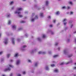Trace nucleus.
<instances>
[{"label": "nucleus", "mask_w": 76, "mask_h": 76, "mask_svg": "<svg viewBox=\"0 0 76 76\" xmlns=\"http://www.w3.org/2000/svg\"><path fill=\"white\" fill-rule=\"evenodd\" d=\"M23 9L22 8L18 7L17 9V10L15 12V14L18 13V16L20 18H22L23 16L21 15V12H20L21 10H22Z\"/></svg>", "instance_id": "f257e3e1"}, {"label": "nucleus", "mask_w": 76, "mask_h": 76, "mask_svg": "<svg viewBox=\"0 0 76 76\" xmlns=\"http://www.w3.org/2000/svg\"><path fill=\"white\" fill-rule=\"evenodd\" d=\"M10 67H11V68H13V67H14V66L11 64H9L7 66V69H4V72H6V71H8V70H10L11 69Z\"/></svg>", "instance_id": "f03ea898"}, {"label": "nucleus", "mask_w": 76, "mask_h": 76, "mask_svg": "<svg viewBox=\"0 0 76 76\" xmlns=\"http://www.w3.org/2000/svg\"><path fill=\"white\" fill-rule=\"evenodd\" d=\"M4 43L5 44H7L8 43V39H5Z\"/></svg>", "instance_id": "7ed1b4c3"}, {"label": "nucleus", "mask_w": 76, "mask_h": 76, "mask_svg": "<svg viewBox=\"0 0 76 76\" xmlns=\"http://www.w3.org/2000/svg\"><path fill=\"white\" fill-rule=\"evenodd\" d=\"M67 20V19H64V20H63V22H64V25H66V24L67 23V22H65Z\"/></svg>", "instance_id": "20e7f679"}, {"label": "nucleus", "mask_w": 76, "mask_h": 76, "mask_svg": "<svg viewBox=\"0 0 76 76\" xmlns=\"http://www.w3.org/2000/svg\"><path fill=\"white\" fill-rule=\"evenodd\" d=\"M35 15L34 13H33V15H32V16L31 18V22H33L34 21V19L33 18V16H34V15Z\"/></svg>", "instance_id": "39448f33"}, {"label": "nucleus", "mask_w": 76, "mask_h": 76, "mask_svg": "<svg viewBox=\"0 0 76 76\" xmlns=\"http://www.w3.org/2000/svg\"><path fill=\"white\" fill-rule=\"evenodd\" d=\"M38 53L39 54H45L46 53H45V52L39 51V52Z\"/></svg>", "instance_id": "423d86ee"}, {"label": "nucleus", "mask_w": 76, "mask_h": 76, "mask_svg": "<svg viewBox=\"0 0 76 76\" xmlns=\"http://www.w3.org/2000/svg\"><path fill=\"white\" fill-rule=\"evenodd\" d=\"M72 63H73V61L72 60H70L69 62L66 63V64H69Z\"/></svg>", "instance_id": "0eeeda50"}, {"label": "nucleus", "mask_w": 76, "mask_h": 76, "mask_svg": "<svg viewBox=\"0 0 76 76\" xmlns=\"http://www.w3.org/2000/svg\"><path fill=\"white\" fill-rule=\"evenodd\" d=\"M20 60H18L17 61L16 64L17 65H18L20 63Z\"/></svg>", "instance_id": "6e6552de"}, {"label": "nucleus", "mask_w": 76, "mask_h": 76, "mask_svg": "<svg viewBox=\"0 0 76 76\" xmlns=\"http://www.w3.org/2000/svg\"><path fill=\"white\" fill-rule=\"evenodd\" d=\"M12 28L13 29L15 30V29H16V26L15 25H14L12 26Z\"/></svg>", "instance_id": "1a4fd4ad"}, {"label": "nucleus", "mask_w": 76, "mask_h": 76, "mask_svg": "<svg viewBox=\"0 0 76 76\" xmlns=\"http://www.w3.org/2000/svg\"><path fill=\"white\" fill-rule=\"evenodd\" d=\"M14 39L13 38H12V43L13 44H15V41L14 40Z\"/></svg>", "instance_id": "9d476101"}, {"label": "nucleus", "mask_w": 76, "mask_h": 76, "mask_svg": "<svg viewBox=\"0 0 76 76\" xmlns=\"http://www.w3.org/2000/svg\"><path fill=\"white\" fill-rule=\"evenodd\" d=\"M54 72H55V73H57L58 72V70L57 69H55L54 70Z\"/></svg>", "instance_id": "9b49d317"}, {"label": "nucleus", "mask_w": 76, "mask_h": 76, "mask_svg": "<svg viewBox=\"0 0 76 76\" xmlns=\"http://www.w3.org/2000/svg\"><path fill=\"white\" fill-rule=\"evenodd\" d=\"M49 1H46L45 2V4H46V6H47L48 5V4H49Z\"/></svg>", "instance_id": "f8f14e48"}, {"label": "nucleus", "mask_w": 76, "mask_h": 76, "mask_svg": "<svg viewBox=\"0 0 76 76\" xmlns=\"http://www.w3.org/2000/svg\"><path fill=\"white\" fill-rule=\"evenodd\" d=\"M40 17H43L44 16V15L43 14V13H41L40 14Z\"/></svg>", "instance_id": "ddd939ff"}, {"label": "nucleus", "mask_w": 76, "mask_h": 76, "mask_svg": "<svg viewBox=\"0 0 76 76\" xmlns=\"http://www.w3.org/2000/svg\"><path fill=\"white\" fill-rule=\"evenodd\" d=\"M10 16L11 15L10 14H8L6 15V16L7 18H9V17H10Z\"/></svg>", "instance_id": "4468645a"}, {"label": "nucleus", "mask_w": 76, "mask_h": 76, "mask_svg": "<svg viewBox=\"0 0 76 76\" xmlns=\"http://www.w3.org/2000/svg\"><path fill=\"white\" fill-rule=\"evenodd\" d=\"M18 56V53L15 54L14 56V57H17Z\"/></svg>", "instance_id": "2eb2a0df"}, {"label": "nucleus", "mask_w": 76, "mask_h": 76, "mask_svg": "<svg viewBox=\"0 0 76 76\" xmlns=\"http://www.w3.org/2000/svg\"><path fill=\"white\" fill-rule=\"evenodd\" d=\"M45 69L46 70H49V68L48 66H46L45 67Z\"/></svg>", "instance_id": "dca6fc26"}, {"label": "nucleus", "mask_w": 76, "mask_h": 76, "mask_svg": "<svg viewBox=\"0 0 76 76\" xmlns=\"http://www.w3.org/2000/svg\"><path fill=\"white\" fill-rule=\"evenodd\" d=\"M58 55H56L54 56H53V58H56V57H58Z\"/></svg>", "instance_id": "f3484780"}, {"label": "nucleus", "mask_w": 76, "mask_h": 76, "mask_svg": "<svg viewBox=\"0 0 76 76\" xmlns=\"http://www.w3.org/2000/svg\"><path fill=\"white\" fill-rule=\"evenodd\" d=\"M37 41H41V39H40V38H39V37L37 38Z\"/></svg>", "instance_id": "a211bd4d"}, {"label": "nucleus", "mask_w": 76, "mask_h": 76, "mask_svg": "<svg viewBox=\"0 0 76 76\" xmlns=\"http://www.w3.org/2000/svg\"><path fill=\"white\" fill-rule=\"evenodd\" d=\"M11 21L9 20L8 21V25H10V24H11Z\"/></svg>", "instance_id": "6ab92c4d"}, {"label": "nucleus", "mask_w": 76, "mask_h": 76, "mask_svg": "<svg viewBox=\"0 0 76 76\" xmlns=\"http://www.w3.org/2000/svg\"><path fill=\"white\" fill-rule=\"evenodd\" d=\"M66 53H67V51H66V50H64V54H66Z\"/></svg>", "instance_id": "aec40b11"}, {"label": "nucleus", "mask_w": 76, "mask_h": 76, "mask_svg": "<svg viewBox=\"0 0 76 76\" xmlns=\"http://www.w3.org/2000/svg\"><path fill=\"white\" fill-rule=\"evenodd\" d=\"M28 63H32V61H31V60L30 59H28Z\"/></svg>", "instance_id": "412c9836"}, {"label": "nucleus", "mask_w": 76, "mask_h": 76, "mask_svg": "<svg viewBox=\"0 0 76 76\" xmlns=\"http://www.w3.org/2000/svg\"><path fill=\"white\" fill-rule=\"evenodd\" d=\"M14 3V2L13 1H12L10 2V4L12 5V4H13Z\"/></svg>", "instance_id": "4be33fe9"}, {"label": "nucleus", "mask_w": 76, "mask_h": 76, "mask_svg": "<svg viewBox=\"0 0 76 76\" xmlns=\"http://www.w3.org/2000/svg\"><path fill=\"white\" fill-rule=\"evenodd\" d=\"M59 14H60V12L58 11L56 13V15H59Z\"/></svg>", "instance_id": "5701e85b"}, {"label": "nucleus", "mask_w": 76, "mask_h": 76, "mask_svg": "<svg viewBox=\"0 0 76 76\" xmlns=\"http://www.w3.org/2000/svg\"><path fill=\"white\" fill-rule=\"evenodd\" d=\"M38 19V16L37 15H36L35 16L34 19Z\"/></svg>", "instance_id": "b1692460"}, {"label": "nucleus", "mask_w": 76, "mask_h": 76, "mask_svg": "<svg viewBox=\"0 0 76 76\" xmlns=\"http://www.w3.org/2000/svg\"><path fill=\"white\" fill-rule=\"evenodd\" d=\"M72 55H70L68 56V58H70V57H72Z\"/></svg>", "instance_id": "393cba45"}, {"label": "nucleus", "mask_w": 76, "mask_h": 76, "mask_svg": "<svg viewBox=\"0 0 76 76\" xmlns=\"http://www.w3.org/2000/svg\"><path fill=\"white\" fill-rule=\"evenodd\" d=\"M45 37H46V36H45V34H43L42 37L44 38H45Z\"/></svg>", "instance_id": "a878e982"}, {"label": "nucleus", "mask_w": 76, "mask_h": 76, "mask_svg": "<svg viewBox=\"0 0 76 76\" xmlns=\"http://www.w3.org/2000/svg\"><path fill=\"white\" fill-rule=\"evenodd\" d=\"M23 75H25L26 74V72L25 71H23Z\"/></svg>", "instance_id": "bb28decb"}, {"label": "nucleus", "mask_w": 76, "mask_h": 76, "mask_svg": "<svg viewBox=\"0 0 76 76\" xmlns=\"http://www.w3.org/2000/svg\"><path fill=\"white\" fill-rule=\"evenodd\" d=\"M25 47H26V45H24L23 46L22 48H25Z\"/></svg>", "instance_id": "cd10ccee"}, {"label": "nucleus", "mask_w": 76, "mask_h": 76, "mask_svg": "<svg viewBox=\"0 0 76 76\" xmlns=\"http://www.w3.org/2000/svg\"><path fill=\"white\" fill-rule=\"evenodd\" d=\"M38 62L36 63L35 64V66H37V65H38Z\"/></svg>", "instance_id": "c85d7f7f"}, {"label": "nucleus", "mask_w": 76, "mask_h": 76, "mask_svg": "<svg viewBox=\"0 0 76 76\" xmlns=\"http://www.w3.org/2000/svg\"><path fill=\"white\" fill-rule=\"evenodd\" d=\"M49 32H51V34H54V33L53 32H51L50 31H49Z\"/></svg>", "instance_id": "c756f323"}, {"label": "nucleus", "mask_w": 76, "mask_h": 76, "mask_svg": "<svg viewBox=\"0 0 76 76\" xmlns=\"http://www.w3.org/2000/svg\"><path fill=\"white\" fill-rule=\"evenodd\" d=\"M64 62H62L60 64V65H63V64H64Z\"/></svg>", "instance_id": "7c9ffc66"}, {"label": "nucleus", "mask_w": 76, "mask_h": 76, "mask_svg": "<svg viewBox=\"0 0 76 76\" xmlns=\"http://www.w3.org/2000/svg\"><path fill=\"white\" fill-rule=\"evenodd\" d=\"M51 67H54L55 66V65L54 64H52L51 65Z\"/></svg>", "instance_id": "2f4dec72"}, {"label": "nucleus", "mask_w": 76, "mask_h": 76, "mask_svg": "<svg viewBox=\"0 0 76 76\" xmlns=\"http://www.w3.org/2000/svg\"><path fill=\"white\" fill-rule=\"evenodd\" d=\"M69 3L70 4H72V1L69 2Z\"/></svg>", "instance_id": "473e14b6"}, {"label": "nucleus", "mask_w": 76, "mask_h": 76, "mask_svg": "<svg viewBox=\"0 0 76 76\" xmlns=\"http://www.w3.org/2000/svg\"><path fill=\"white\" fill-rule=\"evenodd\" d=\"M26 22L25 21H22L21 22V23H25Z\"/></svg>", "instance_id": "72a5a7b5"}, {"label": "nucleus", "mask_w": 76, "mask_h": 76, "mask_svg": "<svg viewBox=\"0 0 76 76\" xmlns=\"http://www.w3.org/2000/svg\"><path fill=\"white\" fill-rule=\"evenodd\" d=\"M20 30H22V28H19L18 29V31H20Z\"/></svg>", "instance_id": "f704fd0d"}, {"label": "nucleus", "mask_w": 76, "mask_h": 76, "mask_svg": "<svg viewBox=\"0 0 76 76\" xmlns=\"http://www.w3.org/2000/svg\"><path fill=\"white\" fill-rule=\"evenodd\" d=\"M73 12H70V15H73Z\"/></svg>", "instance_id": "c9c22d12"}, {"label": "nucleus", "mask_w": 76, "mask_h": 76, "mask_svg": "<svg viewBox=\"0 0 76 76\" xmlns=\"http://www.w3.org/2000/svg\"><path fill=\"white\" fill-rule=\"evenodd\" d=\"M10 56V54H8V55H7V57L9 58V57Z\"/></svg>", "instance_id": "e433bc0d"}, {"label": "nucleus", "mask_w": 76, "mask_h": 76, "mask_svg": "<svg viewBox=\"0 0 76 76\" xmlns=\"http://www.w3.org/2000/svg\"><path fill=\"white\" fill-rule=\"evenodd\" d=\"M62 8L63 9H66V7H65V6H64V7H62Z\"/></svg>", "instance_id": "4c0bfd02"}, {"label": "nucleus", "mask_w": 76, "mask_h": 76, "mask_svg": "<svg viewBox=\"0 0 76 76\" xmlns=\"http://www.w3.org/2000/svg\"><path fill=\"white\" fill-rule=\"evenodd\" d=\"M48 19H51V16H49L48 17Z\"/></svg>", "instance_id": "58836bf2"}, {"label": "nucleus", "mask_w": 76, "mask_h": 76, "mask_svg": "<svg viewBox=\"0 0 76 76\" xmlns=\"http://www.w3.org/2000/svg\"><path fill=\"white\" fill-rule=\"evenodd\" d=\"M3 52L2 51H1L0 52V55H1V54H3Z\"/></svg>", "instance_id": "ea45409f"}, {"label": "nucleus", "mask_w": 76, "mask_h": 76, "mask_svg": "<svg viewBox=\"0 0 76 76\" xmlns=\"http://www.w3.org/2000/svg\"><path fill=\"white\" fill-rule=\"evenodd\" d=\"M53 25H50V28H52V27H53Z\"/></svg>", "instance_id": "a19ab883"}, {"label": "nucleus", "mask_w": 76, "mask_h": 76, "mask_svg": "<svg viewBox=\"0 0 76 76\" xmlns=\"http://www.w3.org/2000/svg\"><path fill=\"white\" fill-rule=\"evenodd\" d=\"M25 36H26V38L28 37V34H26L25 35Z\"/></svg>", "instance_id": "79ce46f5"}, {"label": "nucleus", "mask_w": 76, "mask_h": 76, "mask_svg": "<svg viewBox=\"0 0 76 76\" xmlns=\"http://www.w3.org/2000/svg\"><path fill=\"white\" fill-rule=\"evenodd\" d=\"M67 9H70V7L68 6Z\"/></svg>", "instance_id": "37998d69"}, {"label": "nucleus", "mask_w": 76, "mask_h": 76, "mask_svg": "<svg viewBox=\"0 0 76 76\" xmlns=\"http://www.w3.org/2000/svg\"><path fill=\"white\" fill-rule=\"evenodd\" d=\"M10 76H13V74L11 73L10 74Z\"/></svg>", "instance_id": "c03bdc74"}, {"label": "nucleus", "mask_w": 76, "mask_h": 76, "mask_svg": "<svg viewBox=\"0 0 76 76\" xmlns=\"http://www.w3.org/2000/svg\"><path fill=\"white\" fill-rule=\"evenodd\" d=\"M56 20H53L54 23H56Z\"/></svg>", "instance_id": "a18cd8bd"}, {"label": "nucleus", "mask_w": 76, "mask_h": 76, "mask_svg": "<svg viewBox=\"0 0 76 76\" xmlns=\"http://www.w3.org/2000/svg\"><path fill=\"white\" fill-rule=\"evenodd\" d=\"M35 50H32L31 52V53H34V52H35Z\"/></svg>", "instance_id": "49530a36"}, {"label": "nucleus", "mask_w": 76, "mask_h": 76, "mask_svg": "<svg viewBox=\"0 0 76 76\" xmlns=\"http://www.w3.org/2000/svg\"><path fill=\"white\" fill-rule=\"evenodd\" d=\"M73 26V25L72 24L71 26V28H72Z\"/></svg>", "instance_id": "de8ad7c7"}, {"label": "nucleus", "mask_w": 76, "mask_h": 76, "mask_svg": "<svg viewBox=\"0 0 76 76\" xmlns=\"http://www.w3.org/2000/svg\"><path fill=\"white\" fill-rule=\"evenodd\" d=\"M72 21L71 20V21H69V23H72Z\"/></svg>", "instance_id": "09e8293b"}, {"label": "nucleus", "mask_w": 76, "mask_h": 76, "mask_svg": "<svg viewBox=\"0 0 76 76\" xmlns=\"http://www.w3.org/2000/svg\"><path fill=\"white\" fill-rule=\"evenodd\" d=\"M51 52L49 51L48 52V53L49 54H51Z\"/></svg>", "instance_id": "8fccbe9b"}, {"label": "nucleus", "mask_w": 76, "mask_h": 76, "mask_svg": "<svg viewBox=\"0 0 76 76\" xmlns=\"http://www.w3.org/2000/svg\"><path fill=\"white\" fill-rule=\"evenodd\" d=\"M18 76H21V75L20 74H18Z\"/></svg>", "instance_id": "3c124183"}, {"label": "nucleus", "mask_w": 76, "mask_h": 76, "mask_svg": "<svg viewBox=\"0 0 76 76\" xmlns=\"http://www.w3.org/2000/svg\"><path fill=\"white\" fill-rule=\"evenodd\" d=\"M74 69H75V70H76V67H74Z\"/></svg>", "instance_id": "603ef678"}, {"label": "nucleus", "mask_w": 76, "mask_h": 76, "mask_svg": "<svg viewBox=\"0 0 76 76\" xmlns=\"http://www.w3.org/2000/svg\"><path fill=\"white\" fill-rule=\"evenodd\" d=\"M17 41H20V39H17Z\"/></svg>", "instance_id": "864d4df0"}, {"label": "nucleus", "mask_w": 76, "mask_h": 76, "mask_svg": "<svg viewBox=\"0 0 76 76\" xmlns=\"http://www.w3.org/2000/svg\"><path fill=\"white\" fill-rule=\"evenodd\" d=\"M58 44V43H55V45H57Z\"/></svg>", "instance_id": "5fc2aeb1"}, {"label": "nucleus", "mask_w": 76, "mask_h": 76, "mask_svg": "<svg viewBox=\"0 0 76 76\" xmlns=\"http://www.w3.org/2000/svg\"><path fill=\"white\" fill-rule=\"evenodd\" d=\"M13 9H14V7H12V10H13Z\"/></svg>", "instance_id": "6e6d98bb"}, {"label": "nucleus", "mask_w": 76, "mask_h": 76, "mask_svg": "<svg viewBox=\"0 0 76 76\" xmlns=\"http://www.w3.org/2000/svg\"><path fill=\"white\" fill-rule=\"evenodd\" d=\"M2 76H6V75H2Z\"/></svg>", "instance_id": "4d7b16f0"}, {"label": "nucleus", "mask_w": 76, "mask_h": 76, "mask_svg": "<svg viewBox=\"0 0 76 76\" xmlns=\"http://www.w3.org/2000/svg\"><path fill=\"white\" fill-rule=\"evenodd\" d=\"M75 43H76V38L75 39Z\"/></svg>", "instance_id": "13d9d810"}, {"label": "nucleus", "mask_w": 76, "mask_h": 76, "mask_svg": "<svg viewBox=\"0 0 76 76\" xmlns=\"http://www.w3.org/2000/svg\"><path fill=\"white\" fill-rule=\"evenodd\" d=\"M74 34H76V31H75L74 32Z\"/></svg>", "instance_id": "bf43d9fd"}, {"label": "nucleus", "mask_w": 76, "mask_h": 76, "mask_svg": "<svg viewBox=\"0 0 76 76\" xmlns=\"http://www.w3.org/2000/svg\"><path fill=\"white\" fill-rule=\"evenodd\" d=\"M67 41L68 42H69V39H68V40H67Z\"/></svg>", "instance_id": "052dcab7"}, {"label": "nucleus", "mask_w": 76, "mask_h": 76, "mask_svg": "<svg viewBox=\"0 0 76 76\" xmlns=\"http://www.w3.org/2000/svg\"><path fill=\"white\" fill-rule=\"evenodd\" d=\"M28 13V12L27 11L25 12V13Z\"/></svg>", "instance_id": "680f3d73"}, {"label": "nucleus", "mask_w": 76, "mask_h": 76, "mask_svg": "<svg viewBox=\"0 0 76 76\" xmlns=\"http://www.w3.org/2000/svg\"><path fill=\"white\" fill-rule=\"evenodd\" d=\"M11 62H13V60H11Z\"/></svg>", "instance_id": "e2e57ef3"}, {"label": "nucleus", "mask_w": 76, "mask_h": 76, "mask_svg": "<svg viewBox=\"0 0 76 76\" xmlns=\"http://www.w3.org/2000/svg\"><path fill=\"white\" fill-rule=\"evenodd\" d=\"M75 65H76V63H74Z\"/></svg>", "instance_id": "0e129e2a"}, {"label": "nucleus", "mask_w": 76, "mask_h": 76, "mask_svg": "<svg viewBox=\"0 0 76 76\" xmlns=\"http://www.w3.org/2000/svg\"><path fill=\"white\" fill-rule=\"evenodd\" d=\"M23 1H26V0H23Z\"/></svg>", "instance_id": "69168bd1"}, {"label": "nucleus", "mask_w": 76, "mask_h": 76, "mask_svg": "<svg viewBox=\"0 0 76 76\" xmlns=\"http://www.w3.org/2000/svg\"><path fill=\"white\" fill-rule=\"evenodd\" d=\"M1 34H0V37H1Z\"/></svg>", "instance_id": "338daca9"}, {"label": "nucleus", "mask_w": 76, "mask_h": 76, "mask_svg": "<svg viewBox=\"0 0 76 76\" xmlns=\"http://www.w3.org/2000/svg\"><path fill=\"white\" fill-rule=\"evenodd\" d=\"M52 62V63H55V62L53 61Z\"/></svg>", "instance_id": "774afa93"}]
</instances>
